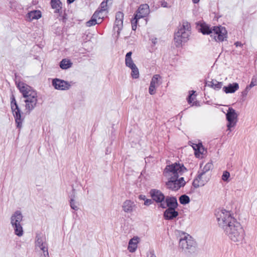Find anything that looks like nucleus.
<instances>
[{"mask_svg": "<svg viewBox=\"0 0 257 257\" xmlns=\"http://www.w3.org/2000/svg\"><path fill=\"white\" fill-rule=\"evenodd\" d=\"M139 238L137 236L134 237L130 240L127 249L131 252H134L138 247V244L139 242Z\"/></svg>", "mask_w": 257, "mask_h": 257, "instance_id": "a211bd4d", "label": "nucleus"}, {"mask_svg": "<svg viewBox=\"0 0 257 257\" xmlns=\"http://www.w3.org/2000/svg\"><path fill=\"white\" fill-rule=\"evenodd\" d=\"M213 165L211 163L208 162L205 164L203 169L201 170V172L207 173V172L212 168Z\"/></svg>", "mask_w": 257, "mask_h": 257, "instance_id": "2f4dec72", "label": "nucleus"}, {"mask_svg": "<svg viewBox=\"0 0 257 257\" xmlns=\"http://www.w3.org/2000/svg\"><path fill=\"white\" fill-rule=\"evenodd\" d=\"M200 31L204 35H209L216 42H223L227 38L226 29L221 26L210 28L207 25H202Z\"/></svg>", "mask_w": 257, "mask_h": 257, "instance_id": "20e7f679", "label": "nucleus"}, {"mask_svg": "<svg viewBox=\"0 0 257 257\" xmlns=\"http://www.w3.org/2000/svg\"><path fill=\"white\" fill-rule=\"evenodd\" d=\"M28 17L31 20L39 19L41 17V12L37 10L31 11L28 13Z\"/></svg>", "mask_w": 257, "mask_h": 257, "instance_id": "393cba45", "label": "nucleus"}, {"mask_svg": "<svg viewBox=\"0 0 257 257\" xmlns=\"http://www.w3.org/2000/svg\"><path fill=\"white\" fill-rule=\"evenodd\" d=\"M193 3L194 4H197L199 3V2L200 1V0H192Z\"/></svg>", "mask_w": 257, "mask_h": 257, "instance_id": "3c124183", "label": "nucleus"}, {"mask_svg": "<svg viewBox=\"0 0 257 257\" xmlns=\"http://www.w3.org/2000/svg\"><path fill=\"white\" fill-rule=\"evenodd\" d=\"M70 207L72 209L77 210L78 209V207L77 205L76 202L75 201L73 198H71L70 202Z\"/></svg>", "mask_w": 257, "mask_h": 257, "instance_id": "c9c22d12", "label": "nucleus"}, {"mask_svg": "<svg viewBox=\"0 0 257 257\" xmlns=\"http://www.w3.org/2000/svg\"><path fill=\"white\" fill-rule=\"evenodd\" d=\"M178 206L177 200L175 197H166L162 193V208H176Z\"/></svg>", "mask_w": 257, "mask_h": 257, "instance_id": "ddd939ff", "label": "nucleus"}, {"mask_svg": "<svg viewBox=\"0 0 257 257\" xmlns=\"http://www.w3.org/2000/svg\"><path fill=\"white\" fill-rule=\"evenodd\" d=\"M191 26L187 22H183L174 34V44L177 47H181L189 39L191 34Z\"/></svg>", "mask_w": 257, "mask_h": 257, "instance_id": "39448f33", "label": "nucleus"}, {"mask_svg": "<svg viewBox=\"0 0 257 257\" xmlns=\"http://www.w3.org/2000/svg\"><path fill=\"white\" fill-rule=\"evenodd\" d=\"M239 87L237 83H230L222 88L223 91L226 93H233L238 90Z\"/></svg>", "mask_w": 257, "mask_h": 257, "instance_id": "f3484780", "label": "nucleus"}, {"mask_svg": "<svg viewBox=\"0 0 257 257\" xmlns=\"http://www.w3.org/2000/svg\"><path fill=\"white\" fill-rule=\"evenodd\" d=\"M152 41V43L154 45H155L157 43V39L156 38H152L150 39Z\"/></svg>", "mask_w": 257, "mask_h": 257, "instance_id": "49530a36", "label": "nucleus"}, {"mask_svg": "<svg viewBox=\"0 0 257 257\" xmlns=\"http://www.w3.org/2000/svg\"><path fill=\"white\" fill-rule=\"evenodd\" d=\"M160 78V76L159 75H155L152 79V80L151 81V83H150V85H152V86H158V81H159V79Z\"/></svg>", "mask_w": 257, "mask_h": 257, "instance_id": "7c9ffc66", "label": "nucleus"}, {"mask_svg": "<svg viewBox=\"0 0 257 257\" xmlns=\"http://www.w3.org/2000/svg\"><path fill=\"white\" fill-rule=\"evenodd\" d=\"M195 91H191L190 92V95L188 98V102L189 104H191L194 102V100L195 99V96L194 95V93Z\"/></svg>", "mask_w": 257, "mask_h": 257, "instance_id": "72a5a7b5", "label": "nucleus"}, {"mask_svg": "<svg viewBox=\"0 0 257 257\" xmlns=\"http://www.w3.org/2000/svg\"><path fill=\"white\" fill-rule=\"evenodd\" d=\"M52 85L55 89L62 90H67L70 87L68 82L57 78L53 80Z\"/></svg>", "mask_w": 257, "mask_h": 257, "instance_id": "4468645a", "label": "nucleus"}, {"mask_svg": "<svg viewBox=\"0 0 257 257\" xmlns=\"http://www.w3.org/2000/svg\"><path fill=\"white\" fill-rule=\"evenodd\" d=\"M123 14L120 12L116 13L115 15V21H123Z\"/></svg>", "mask_w": 257, "mask_h": 257, "instance_id": "4c0bfd02", "label": "nucleus"}, {"mask_svg": "<svg viewBox=\"0 0 257 257\" xmlns=\"http://www.w3.org/2000/svg\"><path fill=\"white\" fill-rule=\"evenodd\" d=\"M206 84L208 86L216 90H220L223 86L222 82H218L215 79H212L211 81H208Z\"/></svg>", "mask_w": 257, "mask_h": 257, "instance_id": "aec40b11", "label": "nucleus"}, {"mask_svg": "<svg viewBox=\"0 0 257 257\" xmlns=\"http://www.w3.org/2000/svg\"><path fill=\"white\" fill-rule=\"evenodd\" d=\"M123 26V21H115L113 30L116 31L117 35H119Z\"/></svg>", "mask_w": 257, "mask_h": 257, "instance_id": "a878e982", "label": "nucleus"}, {"mask_svg": "<svg viewBox=\"0 0 257 257\" xmlns=\"http://www.w3.org/2000/svg\"><path fill=\"white\" fill-rule=\"evenodd\" d=\"M75 0H67L68 4L72 3Z\"/></svg>", "mask_w": 257, "mask_h": 257, "instance_id": "603ef678", "label": "nucleus"}, {"mask_svg": "<svg viewBox=\"0 0 257 257\" xmlns=\"http://www.w3.org/2000/svg\"><path fill=\"white\" fill-rule=\"evenodd\" d=\"M187 171L185 166L180 163H175L167 165L163 171V176L167 180L165 186L169 190L178 191L186 183L184 178L180 176Z\"/></svg>", "mask_w": 257, "mask_h": 257, "instance_id": "f257e3e1", "label": "nucleus"}, {"mask_svg": "<svg viewBox=\"0 0 257 257\" xmlns=\"http://www.w3.org/2000/svg\"><path fill=\"white\" fill-rule=\"evenodd\" d=\"M16 84L23 96L26 98V110L29 114L35 107L37 103V93L31 87L24 82H16Z\"/></svg>", "mask_w": 257, "mask_h": 257, "instance_id": "f03ea898", "label": "nucleus"}, {"mask_svg": "<svg viewBox=\"0 0 257 257\" xmlns=\"http://www.w3.org/2000/svg\"><path fill=\"white\" fill-rule=\"evenodd\" d=\"M179 201L182 204H186L189 203L190 198L188 196L183 195L180 197Z\"/></svg>", "mask_w": 257, "mask_h": 257, "instance_id": "c85d7f7f", "label": "nucleus"}, {"mask_svg": "<svg viewBox=\"0 0 257 257\" xmlns=\"http://www.w3.org/2000/svg\"><path fill=\"white\" fill-rule=\"evenodd\" d=\"M98 13H94V14L92 15L91 19L86 22V25L87 27H91L92 26H94L96 24H100V19H97L98 17Z\"/></svg>", "mask_w": 257, "mask_h": 257, "instance_id": "5701e85b", "label": "nucleus"}, {"mask_svg": "<svg viewBox=\"0 0 257 257\" xmlns=\"http://www.w3.org/2000/svg\"><path fill=\"white\" fill-rule=\"evenodd\" d=\"M123 14L120 12L116 13L115 15V21H123Z\"/></svg>", "mask_w": 257, "mask_h": 257, "instance_id": "58836bf2", "label": "nucleus"}, {"mask_svg": "<svg viewBox=\"0 0 257 257\" xmlns=\"http://www.w3.org/2000/svg\"><path fill=\"white\" fill-rule=\"evenodd\" d=\"M35 249L40 257H49L48 244L45 237L40 235L36 236Z\"/></svg>", "mask_w": 257, "mask_h": 257, "instance_id": "1a4fd4ad", "label": "nucleus"}, {"mask_svg": "<svg viewBox=\"0 0 257 257\" xmlns=\"http://www.w3.org/2000/svg\"><path fill=\"white\" fill-rule=\"evenodd\" d=\"M224 232L231 241L239 244L242 243L245 235L243 227L238 221L227 228Z\"/></svg>", "mask_w": 257, "mask_h": 257, "instance_id": "423d86ee", "label": "nucleus"}, {"mask_svg": "<svg viewBox=\"0 0 257 257\" xmlns=\"http://www.w3.org/2000/svg\"><path fill=\"white\" fill-rule=\"evenodd\" d=\"M137 206L136 204L131 200H126L122 205L123 211L126 213H132L135 211Z\"/></svg>", "mask_w": 257, "mask_h": 257, "instance_id": "2eb2a0df", "label": "nucleus"}, {"mask_svg": "<svg viewBox=\"0 0 257 257\" xmlns=\"http://www.w3.org/2000/svg\"><path fill=\"white\" fill-rule=\"evenodd\" d=\"M149 13V7L147 4L142 5L138 9L135 19H140L146 17Z\"/></svg>", "mask_w": 257, "mask_h": 257, "instance_id": "dca6fc26", "label": "nucleus"}, {"mask_svg": "<svg viewBox=\"0 0 257 257\" xmlns=\"http://www.w3.org/2000/svg\"><path fill=\"white\" fill-rule=\"evenodd\" d=\"M95 13H98V17H97V19H100V21H99L100 22V23H101L102 22V19L103 18V15H102V13L103 12H101V11L100 10H98V11H96Z\"/></svg>", "mask_w": 257, "mask_h": 257, "instance_id": "37998d69", "label": "nucleus"}, {"mask_svg": "<svg viewBox=\"0 0 257 257\" xmlns=\"http://www.w3.org/2000/svg\"><path fill=\"white\" fill-rule=\"evenodd\" d=\"M51 7L53 9H55V13H61L62 3L60 0H51Z\"/></svg>", "mask_w": 257, "mask_h": 257, "instance_id": "4be33fe9", "label": "nucleus"}, {"mask_svg": "<svg viewBox=\"0 0 257 257\" xmlns=\"http://www.w3.org/2000/svg\"><path fill=\"white\" fill-rule=\"evenodd\" d=\"M132 54V52H129L127 53V54L125 55V65L127 67L129 68H132L133 67H136V64L134 63L133 60L132 59L131 56Z\"/></svg>", "mask_w": 257, "mask_h": 257, "instance_id": "b1692460", "label": "nucleus"}, {"mask_svg": "<svg viewBox=\"0 0 257 257\" xmlns=\"http://www.w3.org/2000/svg\"><path fill=\"white\" fill-rule=\"evenodd\" d=\"M230 177V173L227 171H224L223 173V175L222 176V179L224 181L227 182L228 181V178Z\"/></svg>", "mask_w": 257, "mask_h": 257, "instance_id": "e433bc0d", "label": "nucleus"}, {"mask_svg": "<svg viewBox=\"0 0 257 257\" xmlns=\"http://www.w3.org/2000/svg\"><path fill=\"white\" fill-rule=\"evenodd\" d=\"M238 115L235 110L232 108H229L226 114V117L227 120V131L231 132L232 128L235 127L237 121Z\"/></svg>", "mask_w": 257, "mask_h": 257, "instance_id": "9b49d317", "label": "nucleus"}, {"mask_svg": "<svg viewBox=\"0 0 257 257\" xmlns=\"http://www.w3.org/2000/svg\"><path fill=\"white\" fill-rule=\"evenodd\" d=\"M152 199L158 203H161V191L157 189H151L150 191Z\"/></svg>", "mask_w": 257, "mask_h": 257, "instance_id": "412c9836", "label": "nucleus"}, {"mask_svg": "<svg viewBox=\"0 0 257 257\" xmlns=\"http://www.w3.org/2000/svg\"><path fill=\"white\" fill-rule=\"evenodd\" d=\"M201 143H198V144H193L192 148L193 150L195 151V153L196 152V151L198 150V148L200 147V146L201 145Z\"/></svg>", "mask_w": 257, "mask_h": 257, "instance_id": "c03bdc74", "label": "nucleus"}, {"mask_svg": "<svg viewBox=\"0 0 257 257\" xmlns=\"http://www.w3.org/2000/svg\"><path fill=\"white\" fill-rule=\"evenodd\" d=\"M138 20L139 19H135V18L132 21V29L133 30H136L137 28V24Z\"/></svg>", "mask_w": 257, "mask_h": 257, "instance_id": "79ce46f5", "label": "nucleus"}, {"mask_svg": "<svg viewBox=\"0 0 257 257\" xmlns=\"http://www.w3.org/2000/svg\"><path fill=\"white\" fill-rule=\"evenodd\" d=\"M216 217L219 226L223 231L237 221L233 216V213L225 209L218 210L216 213Z\"/></svg>", "mask_w": 257, "mask_h": 257, "instance_id": "0eeeda50", "label": "nucleus"}, {"mask_svg": "<svg viewBox=\"0 0 257 257\" xmlns=\"http://www.w3.org/2000/svg\"><path fill=\"white\" fill-rule=\"evenodd\" d=\"M131 69L132 70L131 75L132 77L135 79L139 78V71L137 66H136V67H133L132 68H131Z\"/></svg>", "mask_w": 257, "mask_h": 257, "instance_id": "c756f323", "label": "nucleus"}, {"mask_svg": "<svg viewBox=\"0 0 257 257\" xmlns=\"http://www.w3.org/2000/svg\"><path fill=\"white\" fill-rule=\"evenodd\" d=\"M139 198L140 200H144V201H145V200L146 199L145 195H139Z\"/></svg>", "mask_w": 257, "mask_h": 257, "instance_id": "09e8293b", "label": "nucleus"}, {"mask_svg": "<svg viewBox=\"0 0 257 257\" xmlns=\"http://www.w3.org/2000/svg\"><path fill=\"white\" fill-rule=\"evenodd\" d=\"M151 257H156L154 254H152L151 255Z\"/></svg>", "mask_w": 257, "mask_h": 257, "instance_id": "864d4df0", "label": "nucleus"}, {"mask_svg": "<svg viewBox=\"0 0 257 257\" xmlns=\"http://www.w3.org/2000/svg\"><path fill=\"white\" fill-rule=\"evenodd\" d=\"M162 7H167V3L165 2H162Z\"/></svg>", "mask_w": 257, "mask_h": 257, "instance_id": "8fccbe9b", "label": "nucleus"}, {"mask_svg": "<svg viewBox=\"0 0 257 257\" xmlns=\"http://www.w3.org/2000/svg\"><path fill=\"white\" fill-rule=\"evenodd\" d=\"M234 45L237 47H242L243 46V44L240 42H236L235 43H234Z\"/></svg>", "mask_w": 257, "mask_h": 257, "instance_id": "de8ad7c7", "label": "nucleus"}, {"mask_svg": "<svg viewBox=\"0 0 257 257\" xmlns=\"http://www.w3.org/2000/svg\"><path fill=\"white\" fill-rule=\"evenodd\" d=\"M153 201L151 199H146L144 202V205L146 206H149L152 204Z\"/></svg>", "mask_w": 257, "mask_h": 257, "instance_id": "a18cd8bd", "label": "nucleus"}, {"mask_svg": "<svg viewBox=\"0 0 257 257\" xmlns=\"http://www.w3.org/2000/svg\"><path fill=\"white\" fill-rule=\"evenodd\" d=\"M157 87V86H153L152 85H150L149 89V93L151 95L155 94L156 92V88Z\"/></svg>", "mask_w": 257, "mask_h": 257, "instance_id": "a19ab883", "label": "nucleus"}, {"mask_svg": "<svg viewBox=\"0 0 257 257\" xmlns=\"http://www.w3.org/2000/svg\"><path fill=\"white\" fill-rule=\"evenodd\" d=\"M107 0L103 1L100 6V11L101 12H104L107 10Z\"/></svg>", "mask_w": 257, "mask_h": 257, "instance_id": "f704fd0d", "label": "nucleus"}, {"mask_svg": "<svg viewBox=\"0 0 257 257\" xmlns=\"http://www.w3.org/2000/svg\"><path fill=\"white\" fill-rule=\"evenodd\" d=\"M205 152V150L201 144L196 152L195 153V155L198 158H202V155Z\"/></svg>", "mask_w": 257, "mask_h": 257, "instance_id": "cd10ccee", "label": "nucleus"}, {"mask_svg": "<svg viewBox=\"0 0 257 257\" xmlns=\"http://www.w3.org/2000/svg\"><path fill=\"white\" fill-rule=\"evenodd\" d=\"M210 178L209 174L199 172L197 177L193 180L192 185L195 188L203 186L209 181Z\"/></svg>", "mask_w": 257, "mask_h": 257, "instance_id": "f8f14e48", "label": "nucleus"}, {"mask_svg": "<svg viewBox=\"0 0 257 257\" xmlns=\"http://www.w3.org/2000/svg\"><path fill=\"white\" fill-rule=\"evenodd\" d=\"M72 63L66 59H63L60 64V67L63 69H66L71 66Z\"/></svg>", "mask_w": 257, "mask_h": 257, "instance_id": "bb28decb", "label": "nucleus"}, {"mask_svg": "<svg viewBox=\"0 0 257 257\" xmlns=\"http://www.w3.org/2000/svg\"><path fill=\"white\" fill-rule=\"evenodd\" d=\"M250 89L251 88L249 86L247 85L244 90L241 92L242 96L246 97Z\"/></svg>", "mask_w": 257, "mask_h": 257, "instance_id": "ea45409f", "label": "nucleus"}, {"mask_svg": "<svg viewBox=\"0 0 257 257\" xmlns=\"http://www.w3.org/2000/svg\"><path fill=\"white\" fill-rule=\"evenodd\" d=\"M11 104L13 115L15 118L17 126V127L21 128L22 127L23 118H22L21 110L17 105L14 95L12 96Z\"/></svg>", "mask_w": 257, "mask_h": 257, "instance_id": "9d476101", "label": "nucleus"}, {"mask_svg": "<svg viewBox=\"0 0 257 257\" xmlns=\"http://www.w3.org/2000/svg\"><path fill=\"white\" fill-rule=\"evenodd\" d=\"M23 215L20 211H15L11 217V224L14 228L16 235L22 236L24 231L22 227Z\"/></svg>", "mask_w": 257, "mask_h": 257, "instance_id": "6e6552de", "label": "nucleus"}, {"mask_svg": "<svg viewBox=\"0 0 257 257\" xmlns=\"http://www.w3.org/2000/svg\"><path fill=\"white\" fill-rule=\"evenodd\" d=\"M248 86L251 88L257 86V75H254L252 77L250 83Z\"/></svg>", "mask_w": 257, "mask_h": 257, "instance_id": "473e14b6", "label": "nucleus"}, {"mask_svg": "<svg viewBox=\"0 0 257 257\" xmlns=\"http://www.w3.org/2000/svg\"><path fill=\"white\" fill-rule=\"evenodd\" d=\"M178 212L175 211V208H168L164 213V216L166 219L170 220L176 217Z\"/></svg>", "mask_w": 257, "mask_h": 257, "instance_id": "6ab92c4d", "label": "nucleus"}, {"mask_svg": "<svg viewBox=\"0 0 257 257\" xmlns=\"http://www.w3.org/2000/svg\"><path fill=\"white\" fill-rule=\"evenodd\" d=\"M179 239V248L186 254H191L196 252L197 243L193 237L185 232L177 231Z\"/></svg>", "mask_w": 257, "mask_h": 257, "instance_id": "7ed1b4c3", "label": "nucleus"}]
</instances>
